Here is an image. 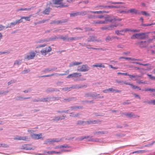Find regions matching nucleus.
Wrapping results in <instances>:
<instances>
[{
	"instance_id": "nucleus-2",
	"label": "nucleus",
	"mask_w": 155,
	"mask_h": 155,
	"mask_svg": "<svg viewBox=\"0 0 155 155\" xmlns=\"http://www.w3.org/2000/svg\"><path fill=\"white\" fill-rule=\"evenodd\" d=\"M146 33H141L139 34H136L133 35L131 37V38H139L141 39H143L146 37Z\"/></svg>"
},
{
	"instance_id": "nucleus-20",
	"label": "nucleus",
	"mask_w": 155,
	"mask_h": 155,
	"mask_svg": "<svg viewBox=\"0 0 155 155\" xmlns=\"http://www.w3.org/2000/svg\"><path fill=\"white\" fill-rule=\"evenodd\" d=\"M90 12L92 13L97 14H103V13L106 12L103 11H90Z\"/></svg>"
},
{
	"instance_id": "nucleus-22",
	"label": "nucleus",
	"mask_w": 155,
	"mask_h": 155,
	"mask_svg": "<svg viewBox=\"0 0 155 155\" xmlns=\"http://www.w3.org/2000/svg\"><path fill=\"white\" fill-rule=\"evenodd\" d=\"M19 140L28 141V140L27 136H20Z\"/></svg>"
},
{
	"instance_id": "nucleus-7",
	"label": "nucleus",
	"mask_w": 155,
	"mask_h": 155,
	"mask_svg": "<svg viewBox=\"0 0 155 155\" xmlns=\"http://www.w3.org/2000/svg\"><path fill=\"white\" fill-rule=\"evenodd\" d=\"M81 76V74L80 73H74L72 74H69L67 78H77Z\"/></svg>"
},
{
	"instance_id": "nucleus-13",
	"label": "nucleus",
	"mask_w": 155,
	"mask_h": 155,
	"mask_svg": "<svg viewBox=\"0 0 155 155\" xmlns=\"http://www.w3.org/2000/svg\"><path fill=\"white\" fill-rule=\"evenodd\" d=\"M61 140V139H54L52 140H50L49 139H48L46 140L45 141V143H49L50 144L52 143L53 142H58L60 141Z\"/></svg>"
},
{
	"instance_id": "nucleus-9",
	"label": "nucleus",
	"mask_w": 155,
	"mask_h": 155,
	"mask_svg": "<svg viewBox=\"0 0 155 155\" xmlns=\"http://www.w3.org/2000/svg\"><path fill=\"white\" fill-rule=\"evenodd\" d=\"M29 55H27L25 58L28 60L33 59L35 56L36 53L34 51H31L29 53Z\"/></svg>"
},
{
	"instance_id": "nucleus-5",
	"label": "nucleus",
	"mask_w": 155,
	"mask_h": 155,
	"mask_svg": "<svg viewBox=\"0 0 155 155\" xmlns=\"http://www.w3.org/2000/svg\"><path fill=\"white\" fill-rule=\"evenodd\" d=\"M51 50V48L49 46L43 49L40 52L42 55H45L48 52H50Z\"/></svg>"
},
{
	"instance_id": "nucleus-27",
	"label": "nucleus",
	"mask_w": 155,
	"mask_h": 155,
	"mask_svg": "<svg viewBox=\"0 0 155 155\" xmlns=\"http://www.w3.org/2000/svg\"><path fill=\"white\" fill-rule=\"evenodd\" d=\"M64 118H65L64 116L63 115L61 117H55V118L54 119V120H59L60 119H61V120L64 119Z\"/></svg>"
},
{
	"instance_id": "nucleus-3",
	"label": "nucleus",
	"mask_w": 155,
	"mask_h": 155,
	"mask_svg": "<svg viewBox=\"0 0 155 155\" xmlns=\"http://www.w3.org/2000/svg\"><path fill=\"white\" fill-rule=\"evenodd\" d=\"M54 5H58V7H63L68 6V5L62 2V0H51Z\"/></svg>"
},
{
	"instance_id": "nucleus-30",
	"label": "nucleus",
	"mask_w": 155,
	"mask_h": 155,
	"mask_svg": "<svg viewBox=\"0 0 155 155\" xmlns=\"http://www.w3.org/2000/svg\"><path fill=\"white\" fill-rule=\"evenodd\" d=\"M113 40V36L111 37L110 36H108L105 39V40L106 41H111Z\"/></svg>"
},
{
	"instance_id": "nucleus-10",
	"label": "nucleus",
	"mask_w": 155,
	"mask_h": 155,
	"mask_svg": "<svg viewBox=\"0 0 155 155\" xmlns=\"http://www.w3.org/2000/svg\"><path fill=\"white\" fill-rule=\"evenodd\" d=\"M118 25H111L107 27H103L101 28L102 30H111L113 29L114 27H116Z\"/></svg>"
},
{
	"instance_id": "nucleus-33",
	"label": "nucleus",
	"mask_w": 155,
	"mask_h": 155,
	"mask_svg": "<svg viewBox=\"0 0 155 155\" xmlns=\"http://www.w3.org/2000/svg\"><path fill=\"white\" fill-rule=\"evenodd\" d=\"M147 76H148L149 79L152 80H155V77L153 76L152 75L149 74H147Z\"/></svg>"
},
{
	"instance_id": "nucleus-44",
	"label": "nucleus",
	"mask_w": 155,
	"mask_h": 155,
	"mask_svg": "<svg viewBox=\"0 0 155 155\" xmlns=\"http://www.w3.org/2000/svg\"><path fill=\"white\" fill-rule=\"evenodd\" d=\"M128 76L130 77V78H135V77H140V76L138 75H131L130 74H129V75H128Z\"/></svg>"
},
{
	"instance_id": "nucleus-40",
	"label": "nucleus",
	"mask_w": 155,
	"mask_h": 155,
	"mask_svg": "<svg viewBox=\"0 0 155 155\" xmlns=\"http://www.w3.org/2000/svg\"><path fill=\"white\" fill-rule=\"evenodd\" d=\"M155 25V23H153L151 24H143V23H141V25L144 26H150L152 25Z\"/></svg>"
},
{
	"instance_id": "nucleus-31",
	"label": "nucleus",
	"mask_w": 155,
	"mask_h": 155,
	"mask_svg": "<svg viewBox=\"0 0 155 155\" xmlns=\"http://www.w3.org/2000/svg\"><path fill=\"white\" fill-rule=\"evenodd\" d=\"M131 29L128 28H126L124 29L121 30L120 32H123V33L126 32H127L130 31Z\"/></svg>"
},
{
	"instance_id": "nucleus-63",
	"label": "nucleus",
	"mask_w": 155,
	"mask_h": 155,
	"mask_svg": "<svg viewBox=\"0 0 155 155\" xmlns=\"http://www.w3.org/2000/svg\"><path fill=\"white\" fill-rule=\"evenodd\" d=\"M19 137H20L19 136L17 135L14 137V139L15 140H19V138H20Z\"/></svg>"
},
{
	"instance_id": "nucleus-25",
	"label": "nucleus",
	"mask_w": 155,
	"mask_h": 155,
	"mask_svg": "<svg viewBox=\"0 0 155 155\" xmlns=\"http://www.w3.org/2000/svg\"><path fill=\"white\" fill-rule=\"evenodd\" d=\"M88 48L94 50H102V51H105L106 49H103L102 48H88Z\"/></svg>"
},
{
	"instance_id": "nucleus-15",
	"label": "nucleus",
	"mask_w": 155,
	"mask_h": 155,
	"mask_svg": "<svg viewBox=\"0 0 155 155\" xmlns=\"http://www.w3.org/2000/svg\"><path fill=\"white\" fill-rule=\"evenodd\" d=\"M92 23L94 24H104V21L97 20L93 21Z\"/></svg>"
},
{
	"instance_id": "nucleus-55",
	"label": "nucleus",
	"mask_w": 155,
	"mask_h": 155,
	"mask_svg": "<svg viewBox=\"0 0 155 155\" xmlns=\"http://www.w3.org/2000/svg\"><path fill=\"white\" fill-rule=\"evenodd\" d=\"M96 17L94 15H89L88 18H94Z\"/></svg>"
},
{
	"instance_id": "nucleus-54",
	"label": "nucleus",
	"mask_w": 155,
	"mask_h": 155,
	"mask_svg": "<svg viewBox=\"0 0 155 155\" xmlns=\"http://www.w3.org/2000/svg\"><path fill=\"white\" fill-rule=\"evenodd\" d=\"M21 60L16 61H15V62L14 63V64L19 65V64H21Z\"/></svg>"
},
{
	"instance_id": "nucleus-59",
	"label": "nucleus",
	"mask_w": 155,
	"mask_h": 155,
	"mask_svg": "<svg viewBox=\"0 0 155 155\" xmlns=\"http://www.w3.org/2000/svg\"><path fill=\"white\" fill-rule=\"evenodd\" d=\"M96 18L101 19V18H104V15H98V16H96Z\"/></svg>"
},
{
	"instance_id": "nucleus-34",
	"label": "nucleus",
	"mask_w": 155,
	"mask_h": 155,
	"mask_svg": "<svg viewBox=\"0 0 155 155\" xmlns=\"http://www.w3.org/2000/svg\"><path fill=\"white\" fill-rule=\"evenodd\" d=\"M130 86H131L132 87V88H133V89H136V88H138L140 90H141V89L139 87L137 86L133 85L132 84H130Z\"/></svg>"
},
{
	"instance_id": "nucleus-56",
	"label": "nucleus",
	"mask_w": 155,
	"mask_h": 155,
	"mask_svg": "<svg viewBox=\"0 0 155 155\" xmlns=\"http://www.w3.org/2000/svg\"><path fill=\"white\" fill-rule=\"evenodd\" d=\"M78 15V13H75L71 14L70 16L71 17L75 16Z\"/></svg>"
},
{
	"instance_id": "nucleus-11",
	"label": "nucleus",
	"mask_w": 155,
	"mask_h": 155,
	"mask_svg": "<svg viewBox=\"0 0 155 155\" xmlns=\"http://www.w3.org/2000/svg\"><path fill=\"white\" fill-rule=\"evenodd\" d=\"M42 134L41 133L38 134H33L31 135V137L34 139L38 140L42 138Z\"/></svg>"
},
{
	"instance_id": "nucleus-39",
	"label": "nucleus",
	"mask_w": 155,
	"mask_h": 155,
	"mask_svg": "<svg viewBox=\"0 0 155 155\" xmlns=\"http://www.w3.org/2000/svg\"><path fill=\"white\" fill-rule=\"evenodd\" d=\"M124 47V46L122 44H119L117 46V48L118 49H122Z\"/></svg>"
},
{
	"instance_id": "nucleus-38",
	"label": "nucleus",
	"mask_w": 155,
	"mask_h": 155,
	"mask_svg": "<svg viewBox=\"0 0 155 155\" xmlns=\"http://www.w3.org/2000/svg\"><path fill=\"white\" fill-rule=\"evenodd\" d=\"M144 91H151L152 92L153 91H155V89H153V88H146L144 90Z\"/></svg>"
},
{
	"instance_id": "nucleus-57",
	"label": "nucleus",
	"mask_w": 155,
	"mask_h": 155,
	"mask_svg": "<svg viewBox=\"0 0 155 155\" xmlns=\"http://www.w3.org/2000/svg\"><path fill=\"white\" fill-rule=\"evenodd\" d=\"M96 7H98L99 8H107V6H104V5H100L98 6H97ZM101 9V8H100Z\"/></svg>"
},
{
	"instance_id": "nucleus-24",
	"label": "nucleus",
	"mask_w": 155,
	"mask_h": 155,
	"mask_svg": "<svg viewBox=\"0 0 155 155\" xmlns=\"http://www.w3.org/2000/svg\"><path fill=\"white\" fill-rule=\"evenodd\" d=\"M81 64H82V63L81 62H74L72 63L71 64H70V66L71 67L73 66Z\"/></svg>"
},
{
	"instance_id": "nucleus-62",
	"label": "nucleus",
	"mask_w": 155,
	"mask_h": 155,
	"mask_svg": "<svg viewBox=\"0 0 155 155\" xmlns=\"http://www.w3.org/2000/svg\"><path fill=\"white\" fill-rule=\"evenodd\" d=\"M139 30H137V29H131L130 30V31L132 32H139Z\"/></svg>"
},
{
	"instance_id": "nucleus-16",
	"label": "nucleus",
	"mask_w": 155,
	"mask_h": 155,
	"mask_svg": "<svg viewBox=\"0 0 155 155\" xmlns=\"http://www.w3.org/2000/svg\"><path fill=\"white\" fill-rule=\"evenodd\" d=\"M92 67H99L100 68H104L105 67V65L103 63H101L100 64H95L93 65H92Z\"/></svg>"
},
{
	"instance_id": "nucleus-45",
	"label": "nucleus",
	"mask_w": 155,
	"mask_h": 155,
	"mask_svg": "<svg viewBox=\"0 0 155 155\" xmlns=\"http://www.w3.org/2000/svg\"><path fill=\"white\" fill-rule=\"evenodd\" d=\"M69 73V71L68 70L65 71V73L59 74H58V75H61V76L64 75H67V74H68Z\"/></svg>"
},
{
	"instance_id": "nucleus-32",
	"label": "nucleus",
	"mask_w": 155,
	"mask_h": 155,
	"mask_svg": "<svg viewBox=\"0 0 155 155\" xmlns=\"http://www.w3.org/2000/svg\"><path fill=\"white\" fill-rule=\"evenodd\" d=\"M120 31L121 30L119 31L118 30H116L115 31V33L117 35H124V34H123V33H124L123 32H120Z\"/></svg>"
},
{
	"instance_id": "nucleus-46",
	"label": "nucleus",
	"mask_w": 155,
	"mask_h": 155,
	"mask_svg": "<svg viewBox=\"0 0 155 155\" xmlns=\"http://www.w3.org/2000/svg\"><path fill=\"white\" fill-rule=\"evenodd\" d=\"M79 114L78 113H77L76 114H73V113H71V115H70V116L71 117H77L78 116H79Z\"/></svg>"
},
{
	"instance_id": "nucleus-8",
	"label": "nucleus",
	"mask_w": 155,
	"mask_h": 155,
	"mask_svg": "<svg viewBox=\"0 0 155 155\" xmlns=\"http://www.w3.org/2000/svg\"><path fill=\"white\" fill-rule=\"evenodd\" d=\"M89 70V68L86 64L83 65L81 68H78L77 71H79L85 72L88 71Z\"/></svg>"
},
{
	"instance_id": "nucleus-18",
	"label": "nucleus",
	"mask_w": 155,
	"mask_h": 155,
	"mask_svg": "<svg viewBox=\"0 0 155 155\" xmlns=\"http://www.w3.org/2000/svg\"><path fill=\"white\" fill-rule=\"evenodd\" d=\"M51 10V8L50 7H48L47 8H46L43 12V13H44L45 14L48 15Z\"/></svg>"
},
{
	"instance_id": "nucleus-19",
	"label": "nucleus",
	"mask_w": 155,
	"mask_h": 155,
	"mask_svg": "<svg viewBox=\"0 0 155 155\" xmlns=\"http://www.w3.org/2000/svg\"><path fill=\"white\" fill-rule=\"evenodd\" d=\"M22 21H21V19L17 20L11 23L10 24L11 26H14L16 25L17 23H20L22 22Z\"/></svg>"
},
{
	"instance_id": "nucleus-58",
	"label": "nucleus",
	"mask_w": 155,
	"mask_h": 155,
	"mask_svg": "<svg viewBox=\"0 0 155 155\" xmlns=\"http://www.w3.org/2000/svg\"><path fill=\"white\" fill-rule=\"evenodd\" d=\"M136 63L137 64H139V65H142L143 66H146L147 65H149V64H142V63H139L138 62H136Z\"/></svg>"
},
{
	"instance_id": "nucleus-52",
	"label": "nucleus",
	"mask_w": 155,
	"mask_h": 155,
	"mask_svg": "<svg viewBox=\"0 0 155 155\" xmlns=\"http://www.w3.org/2000/svg\"><path fill=\"white\" fill-rule=\"evenodd\" d=\"M89 137V136H84V137H81L79 139L80 140H82L85 139H86V138H88Z\"/></svg>"
},
{
	"instance_id": "nucleus-43",
	"label": "nucleus",
	"mask_w": 155,
	"mask_h": 155,
	"mask_svg": "<svg viewBox=\"0 0 155 155\" xmlns=\"http://www.w3.org/2000/svg\"><path fill=\"white\" fill-rule=\"evenodd\" d=\"M146 152L145 150H140V151H135L133 152V153H144Z\"/></svg>"
},
{
	"instance_id": "nucleus-17",
	"label": "nucleus",
	"mask_w": 155,
	"mask_h": 155,
	"mask_svg": "<svg viewBox=\"0 0 155 155\" xmlns=\"http://www.w3.org/2000/svg\"><path fill=\"white\" fill-rule=\"evenodd\" d=\"M107 8H124L125 7L123 6L119 5V6H114V5H108L107 6Z\"/></svg>"
},
{
	"instance_id": "nucleus-50",
	"label": "nucleus",
	"mask_w": 155,
	"mask_h": 155,
	"mask_svg": "<svg viewBox=\"0 0 155 155\" xmlns=\"http://www.w3.org/2000/svg\"><path fill=\"white\" fill-rule=\"evenodd\" d=\"M124 59L126 60H130L131 61H135L137 59L135 58H127V57H125L124 58Z\"/></svg>"
},
{
	"instance_id": "nucleus-12",
	"label": "nucleus",
	"mask_w": 155,
	"mask_h": 155,
	"mask_svg": "<svg viewBox=\"0 0 155 155\" xmlns=\"http://www.w3.org/2000/svg\"><path fill=\"white\" fill-rule=\"evenodd\" d=\"M101 121L100 120H89L86 122L85 124H100L101 123Z\"/></svg>"
},
{
	"instance_id": "nucleus-61",
	"label": "nucleus",
	"mask_w": 155,
	"mask_h": 155,
	"mask_svg": "<svg viewBox=\"0 0 155 155\" xmlns=\"http://www.w3.org/2000/svg\"><path fill=\"white\" fill-rule=\"evenodd\" d=\"M116 82L118 84H123V81L118 80H116Z\"/></svg>"
},
{
	"instance_id": "nucleus-64",
	"label": "nucleus",
	"mask_w": 155,
	"mask_h": 155,
	"mask_svg": "<svg viewBox=\"0 0 155 155\" xmlns=\"http://www.w3.org/2000/svg\"><path fill=\"white\" fill-rule=\"evenodd\" d=\"M30 71L29 70H25L23 71L22 72V73L24 74H25L26 73H27Z\"/></svg>"
},
{
	"instance_id": "nucleus-1",
	"label": "nucleus",
	"mask_w": 155,
	"mask_h": 155,
	"mask_svg": "<svg viewBox=\"0 0 155 155\" xmlns=\"http://www.w3.org/2000/svg\"><path fill=\"white\" fill-rule=\"evenodd\" d=\"M118 13L120 14L122 13H130L132 14H138V11L137 10L134 8H130L127 11H124L123 10H118L117 11Z\"/></svg>"
},
{
	"instance_id": "nucleus-21",
	"label": "nucleus",
	"mask_w": 155,
	"mask_h": 155,
	"mask_svg": "<svg viewBox=\"0 0 155 155\" xmlns=\"http://www.w3.org/2000/svg\"><path fill=\"white\" fill-rule=\"evenodd\" d=\"M99 94H97L96 93H88L86 94V96H91L92 97H94L99 95Z\"/></svg>"
},
{
	"instance_id": "nucleus-28",
	"label": "nucleus",
	"mask_w": 155,
	"mask_h": 155,
	"mask_svg": "<svg viewBox=\"0 0 155 155\" xmlns=\"http://www.w3.org/2000/svg\"><path fill=\"white\" fill-rule=\"evenodd\" d=\"M110 3L111 4H120V5H123L125 3L122 2H111Z\"/></svg>"
},
{
	"instance_id": "nucleus-4",
	"label": "nucleus",
	"mask_w": 155,
	"mask_h": 155,
	"mask_svg": "<svg viewBox=\"0 0 155 155\" xmlns=\"http://www.w3.org/2000/svg\"><path fill=\"white\" fill-rule=\"evenodd\" d=\"M105 20L104 21V24H107L108 22H111L114 20V17L111 15H107L104 18Z\"/></svg>"
},
{
	"instance_id": "nucleus-23",
	"label": "nucleus",
	"mask_w": 155,
	"mask_h": 155,
	"mask_svg": "<svg viewBox=\"0 0 155 155\" xmlns=\"http://www.w3.org/2000/svg\"><path fill=\"white\" fill-rule=\"evenodd\" d=\"M114 89L112 87L108 89H106L104 90L103 91V92L105 93H106L108 91L112 92L114 91Z\"/></svg>"
},
{
	"instance_id": "nucleus-26",
	"label": "nucleus",
	"mask_w": 155,
	"mask_h": 155,
	"mask_svg": "<svg viewBox=\"0 0 155 155\" xmlns=\"http://www.w3.org/2000/svg\"><path fill=\"white\" fill-rule=\"evenodd\" d=\"M28 145L25 144L23 146V148L24 149L26 150H33V148L31 147H28Z\"/></svg>"
},
{
	"instance_id": "nucleus-14",
	"label": "nucleus",
	"mask_w": 155,
	"mask_h": 155,
	"mask_svg": "<svg viewBox=\"0 0 155 155\" xmlns=\"http://www.w3.org/2000/svg\"><path fill=\"white\" fill-rule=\"evenodd\" d=\"M100 41L97 40L96 39V38L94 36H90L88 38L87 41L88 42H91V41Z\"/></svg>"
},
{
	"instance_id": "nucleus-41",
	"label": "nucleus",
	"mask_w": 155,
	"mask_h": 155,
	"mask_svg": "<svg viewBox=\"0 0 155 155\" xmlns=\"http://www.w3.org/2000/svg\"><path fill=\"white\" fill-rule=\"evenodd\" d=\"M141 13L143 15H145L147 16H150V14L147 13L145 11H142L141 12Z\"/></svg>"
},
{
	"instance_id": "nucleus-49",
	"label": "nucleus",
	"mask_w": 155,
	"mask_h": 155,
	"mask_svg": "<svg viewBox=\"0 0 155 155\" xmlns=\"http://www.w3.org/2000/svg\"><path fill=\"white\" fill-rule=\"evenodd\" d=\"M48 74V75H43V76H41V77H49L52 76H53L55 74Z\"/></svg>"
},
{
	"instance_id": "nucleus-29",
	"label": "nucleus",
	"mask_w": 155,
	"mask_h": 155,
	"mask_svg": "<svg viewBox=\"0 0 155 155\" xmlns=\"http://www.w3.org/2000/svg\"><path fill=\"white\" fill-rule=\"evenodd\" d=\"M30 16H29V17H21V21H22L21 20L23 19H25L26 21H29L30 20Z\"/></svg>"
},
{
	"instance_id": "nucleus-60",
	"label": "nucleus",
	"mask_w": 155,
	"mask_h": 155,
	"mask_svg": "<svg viewBox=\"0 0 155 155\" xmlns=\"http://www.w3.org/2000/svg\"><path fill=\"white\" fill-rule=\"evenodd\" d=\"M149 103L152 104L153 105H155V100H152L149 102Z\"/></svg>"
},
{
	"instance_id": "nucleus-51",
	"label": "nucleus",
	"mask_w": 155,
	"mask_h": 155,
	"mask_svg": "<svg viewBox=\"0 0 155 155\" xmlns=\"http://www.w3.org/2000/svg\"><path fill=\"white\" fill-rule=\"evenodd\" d=\"M133 113H127L126 114V115L129 117H131L133 116Z\"/></svg>"
},
{
	"instance_id": "nucleus-35",
	"label": "nucleus",
	"mask_w": 155,
	"mask_h": 155,
	"mask_svg": "<svg viewBox=\"0 0 155 155\" xmlns=\"http://www.w3.org/2000/svg\"><path fill=\"white\" fill-rule=\"evenodd\" d=\"M107 133V131H103L96 132L95 133V134H106Z\"/></svg>"
},
{
	"instance_id": "nucleus-53",
	"label": "nucleus",
	"mask_w": 155,
	"mask_h": 155,
	"mask_svg": "<svg viewBox=\"0 0 155 155\" xmlns=\"http://www.w3.org/2000/svg\"><path fill=\"white\" fill-rule=\"evenodd\" d=\"M155 142V141H153L152 143H149L145 146V147H150L152 146Z\"/></svg>"
},
{
	"instance_id": "nucleus-42",
	"label": "nucleus",
	"mask_w": 155,
	"mask_h": 155,
	"mask_svg": "<svg viewBox=\"0 0 155 155\" xmlns=\"http://www.w3.org/2000/svg\"><path fill=\"white\" fill-rule=\"evenodd\" d=\"M80 38L78 37H72L70 38V40L71 41L79 39Z\"/></svg>"
},
{
	"instance_id": "nucleus-48",
	"label": "nucleus",
	"mask_w": 155,
	"mask_h": 155,
	"mask_svg": "<svg viewBox=\"0 0 155 155\" xmlns=\"http://www.w3.org/2000/svg\"><path fill=\"white\" fill-rule=\"evenodd\" d=\"M48 98H44L41 100H40V101L43 102H46L48 101Z\"/></svg>"
},
{
	"instance_id": "nucleus-36",
	"label": "nucleus",
	"mask_w": 155,
	"mask_h": 155,
	"mask_svg": "<svg viewBox=\"0 0 155 155\" xmlns=\"http://www.w3.org/2000/svg\"><path fill=\"white\" fill-rule=\"evenodd\" d=\"M58 147L59 148H70V146L67 145H61L59 147Z\"/></svg>"
},
{
	"instance_id": "nucleus-37",
	"label": "nucleus",
	"mask_w": 155,
	"mask_h": 155,
	"mask_svg": "<svg viewBox=\"0 0 155 155\" xmlns=\"http://www.w3.org/2000/svg\"><path fill=\"white\" fill-rule=\"evenodd\" d=\"M30 98V97H22L21 96H18V97H17L16 98V100H20V99H21V98H23V99H29Z\"/></svg>"
},
{
	"instance_id": "nucleus-47",
	"label": "nucleus",
	"mask_w": 155,
	"mask_h": 155,
	"mask_svg": "<svg viewBox=\"0 0 155 155\" xmlns=\"http://www.w3.org/2000/svg\"><path fill=\"white\" fill-rule=\"evenodd\" d=\"M84 123V121H83L81 120H79L78 121L77 124L79 125H82Z\"/></svg>"
},
{
	"instance_id": "nucleus-6",
	"label": "nucleus",
	"mask_w": 155,
	"mask_h": 155,
	"mask_svg": "<svg viewBox=\"0 0 155 155\" xmlns=\"http://www.w3.org/2000/svg\"><path fill=\"white\" fill-rule=\"evenodd\" d=\"M149 43V41H145L137 42L136 44L141 48H144L146 47Z\"/></svg>"
}]
</instances>
